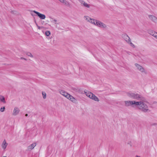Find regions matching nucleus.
Here are the masks:
<instances>
[{"instance_id": "7c9ffc66", "label": "nucleus", "mask_w": 157, "mask_h": 157, "mask_svg": "<svg viewBox=\"0 0 157 157\" xmlns=\"http://www.w3.org/2000/svg\"><path fill=\"white\" fill-rule=\"evenodd\" d=\"M136 157H140V156L137 155L136 156Z\"/></svg>"}, {"instance_id": "ddd939ff", "label": "nucleus", "mask_w": 157, "mask_h": 157, "mask_svg": "<svg viewBox=\"0 0 157 157\" xmlns=\"http://www.w3.org/2000/svg\"><path fill=\"white\" fill-rule=\"evenodd\" d=\"M79 1L81 5L85 7H88V4L87 3H86L84 1L82 0H79Z\"/></svg>"}, {"instance_id": "0eeeda50", "label": "nucleus", "mask_w": 157, "mask_h": 157, "mask_svg": "<svg viewBox=\"0 0 157 157\" xmlns=\"http://www.w3.org/2000/svg\"><path fill=\"white\" fill-rule=\"evenodd\" d=\"M65 97L73 102H75L76 101V100L72 96L68 93L67 95H66Z\"/></svg>"}, {"instance_id": "bb28decb", "label": "nucleus", "mask_w": 157, "mask_h": 157, "mask_svg": "<svg viewBox=\"0 0 157 157\" xmlns=\"http://www.w3.org/2000/svg\"><path fill=\"white\" fill-rule=\"evenodd\" d=\"M88 16H85L84 17L85 19L86 20H87L88 19Z\"/></svg>"}, {"instance_id": "1a4fd4ad", "label": "nucleus", "mask_w": 157, "mask_h": 157, "mask_svg": "<svg viewBox=\"0 0 157 157\" xmlns=\"http://www.w3.org/2000/svg\"><path fill=\"white\" fill-rule=\"evenodd\" d=\"M148 17L153 22L157 23V18L156 17L152 15H149Z\"/></svg>"}, {"instance_id": "5701e85b", "label": "nucleus", "mask_w": 157, "mask_h": 157, "mask_svg": "<svg viewBox=\"0 0 157 157\" xmlns=\"http://www.w3.org/2000/svg\"><path fill=\"white\" fill-rule=\"evenodd\" d=\"M45 35L47 36H48L50 34V32L49 31H47L45 32Z\"/></svg>"}, {"instance_id": "a878e982", "label": "nucleus", "mask_w": 157, "mask_h": 157, "mask_svg": "<svg viewBox=\"0 0 157 157\" xmlns=\"http://www.w3.org/2000/svg\"><path fill=\"white\" fill-rule=\"evenodd\" d=\"M37 27H38V29H42V28H43V27H40V26H38V25H37Z\"/></svg>"}, {"instance_id": "9d476101", "label": "nucleus", "mask_w": 157, "mask_h": 157, "mask_svg": "<svg viewBox=\"0 0 157 157\" xmlns=\"http://www.w3.org/2000/svg\"><path fill=\"white\" fill-rule=\"evenodd\" d=\"M8 145V143H7L6 140H4L3 141V142L2 144V149L3 150H5L6 149V147H7Z\"/></svg>"}, {"instance_id": "20e7f679", "label": "nucleus", "mask_w": 157, "mask_h": 157, "mask_svg": "<svg viewBox=\"0 0 157 157\" xmlns=\"http://www.w3.org/2000/svg\"><path fill=\"white\" fill-rule=\"evenodd\" d=\"M96 22H95L96 25L101 28L105 29L107 27L106 25L103 23V22L100 21H96Z\"/></svg>"}, {"instance_id": "423d86ee", "label": "nucleus", "mask_w": 157, "mask_h": 157, "mask_svg": "<svg viewBox=\"0 0 157 157\" xmlns=\"http://www.w3.org/2000/svg\"><path fill=\"white\" fill-rule=\"evenodd\" d=\"M33 12L36 13L40 19H44L45 18L46 16L45 15L41 14L35 10L33 11Z\"/></svg>"}, {"instance_id": "9b49d317", "label": "nucleus", "mask_w": 157, "mask_h": 157, "mask_svg": "<svg viewBox=\"0 0 157 157\" xmlns=\"http://www.w3.org/2000/svg\"><path fill=\"white\" fill-rule=\"evenodd\" d=\"M61 2L63 3L66 6L70 7L71 5L69 2L67 1L66 0H59Z\"/></svg>"}, {"instance_id": "b1692460", "label": "nucleus", "mask_w": 157, "mask_h": 157, "mask_svg": "<svg viewBox=\"0 0 157 157\" xmlns=\"http://www.w3.org/2000/svg\"><path fill=\"white\" fill-rule=\"evenodd\" d=\"M5 107H2L0 109V111L1 112H3L5 111Z\"/></svg>"}, {"instance_id": "c756f323", "label": "nucleus", "mask_w": 157, "mask_h": 157, "mask_svg": "<svg viewBox=\"0 0 157 157\" xmlns=\"http://www.w3.org/2000/svg\"><path fill=\"white\" fill-rule=\"evenodd\" d=\"M28 116V114H25V116L26 117H27V116Z\"/></svg>"}, {"instance_id": "412c9836", "label": "nucleus", "mask_w": 157, "mask_h": 157, "mask_svg": "<svg viewBox=\"0 0 157 157\" xmlns=\"http://www.w3.org/2000/svg\"><path fill=\"white\" fill-rule=\"evenodd\" d=\"M26 54L28 56H30L31 57H33V56L32 55V54L30 52H27L26 53Z\"/></svg>"}, {"instance_id": "2eb2a0df", "label": "nucleus", "mask_w": 157, "mask_h": 157, "mask_svg": "<svg viewBox=\"0 0 157 157\" xmlns=\"http://www.w3.org/2000/svg\"><path fill=\"white\" fill-rule=\"evenodd\" d=\"M59 93L61 95L65 97L66 96V95H67V94H68L67 92L62 90H60Z\"/></svg>"}, {"instance_id": "c85d7f7f", "label": "nucleus", "mask_w": 157, "mask_h": 157, "mask_svg": "<svg viewBox=\"0 0 157 157\" xmlns=\"http://www.w3.org/2000/svg\"><path fill=\"white\" fill-rule=\"evenodd\" d=\"M21 59H24V60H27V59H25L24 58H23V57H21Z\"/></svg>"}, {"instance_id": "6e6552de", "label": "nucleus", "mask_w": 157, "mask_h": 157, "mask_svg": "<svg viewBox=\"0 0 157 157\" xmlns=\"http://www.w3.org/2000/svg\"><path fill=\"white\" fill-rule=\"evenodd\" d=\"M20 112V110L17 107H15L13 110L12 114L13 116H16L18 115Z\"/></svg>"}, {"instance_id": "f3484780", "label": "nucleus", "mask_w": 157, "mask_h": 157, "mask_svg": "<svg viewBox=\"0 0 157 157\" xmlns=\"http://www.w3.org/2000/svg\"><path fill=\"white\" fill-rule=\"evenodd\" d=\"M90 21L89 20V22H90L91 23L95 25H96V23L95 22H96L97 20H95L94 19H92L91 18H90Z\"/></svg>"}, {"instance_id": "39448f33", "label": "nucleus", "mask_w": 157, "mask_h": 157, "mask_svg": "<svg viewBox=\"0 0 157 157\" xmlns=\"http://www.w3.org/2000/svg\"><path fill=\"white\" fill-rule=\"evenodd\" d=\"M123 38L127 43L130 42L131 39L129 36L126 34H124L122 35Z\"/></svg>"}, {"instance_id": "393cba45", "label": "nucleus", "mask_w": 157, "mask_h": 157, "mask_svg": "<svg viewBox=\"0 0 157 157\" xmlns=\"http://www.w3.org/2000/svg\"><path fill=\"white\" fill-rule=\"evenodd\" d=\"M128 43V44H130V45L132 47H133V48L135 47V45H134L133 43H132L131 42V41H130V42Z\"/></svg>"}, {"instance_id": "aec40b11", "label": "nucleus", "mask_w": 157, "mask_h": 157, "mask_svg": "<svg viewBox=\"0 0 157 157\" xmlns=\"http://www.w3.org/2000/svg\"><path fill=\"white\" fill-rule=\"evenodd\" d=\"M42 94L43 97V98L44 99H45L46 98V95L45 92H42Z\"/></svg>"}, {"instance_id": "f03ea898", "label": "nucleus", "mask_w": 157, "mask_h": 157, "mask_svg": "<svg viewBox=\"0 0 157 157\" xmlns=\"http://www.w3.org/2000/svg\"><path fill=\"white\" fill-rule=\"evenodd\" d=\"M136 101H125V105L126 106H132V107H136Z\"/></svg>"}, {"instance_id": "f257e3e1", "label": "nucleus", "mask_w": 157, "mask_h": 157, "mask_svg": "<svg viewBox=\"0 0 157 157\" xmlns=\"http://www.w3.org/2000/svg\"><path fill=\"white\" fill-rule=\"evenodd\" d=\"M127 94L130 97L140 101L136 102V107H137L141 111L144 113L150 112L148 106L144 101V98L138 94L131 92L128 93Z\"/></svg>"}, {"instance_id": "2f4dec72", "label": "nucleus", "mask_w": 157, "mask_h": 157, "mask_svg": "<svg viewBox=\"0 0 157 157\" xmlns=\"http://www.w3.org/2000/svg\"><path fill=\"white\" fill-rule=\"evenodd\" d=\"M2 157H7L6 156H3Z\"/></svg>"}, {"instance_id": "cd10ccee", "label": "nucleus", "mask_w": 157, "mask_h": 157, "mask_svg": "<svg viewBox=\"0 0 157 157\" xmlns=\"http://www.w3.org/2000/svg\"><path fill=\"white\" fill-rule=\"evenodd\" d=\"M84 93L86 94V95L88 97V94L85 91H84Z\"/></svg>"}, {"instance_id": "7ed1b4c3", "label": "nucleus", "mask_w": 157, "mask_h": 157, "mask_svg": "<svg viewBox=\"0 0 157 157\" xmlns=\"http://www.w3.org/2000/svg\"><path fill=\"white\" fill-rule=\"evenodd\" d=\"M135 65L137 69L140 71L141 72L145 74H147V72L145 70L142 66L137 63H135Z\"/></svg>"}, {"instance_id": "dca6fc26", "label": "nucleus", "mask_w": 157, "mask_h": 157, "mask_svg": "<svg viewBox=\"0 0 157 157\" xmlns=\"http://www.w3.org/2000/svg\"><path fill=\"white\" fill-rule=\"evenodd\" d=\"M0 102H2L3 103H6L5 98L2 95L0 96Z\"/></svg>"}, {"instance_id": "6ab92c4d", "label": "nucleus", "mask_w": 157, "mask_h": 157, "mask_svg": "<svg viewBox=\"0 0 157 157\" xmlns=\"http://www.w3.org/2000/svg\"><path fill=\"white\" fill-rule=\"evenodd\" d=\"M50 21L53 24H57V20H56L55 19H54L53 18H50Z\"/></svg>"}, {"instance_id": "4468645a", "label": "nucleus", "mask_w": 157, "mask_h": 157, "mask_svg": "<svg viewBox=\"0 0 157 157\" xmlns=\"http://www.w3.org/2000/svg\"><path fill=\"white\" fill-rule=\"evenodd\" d=\"M36 145V143H33L28 147V149L29 150H32L34 148Z\"/></svg>"}, {"instance_id": "4be33fe9", "label": "nucleus", "mask_w": 157, "mask_h": 157, "mask_svg": "<svg viewBox=\"0 0 157 157\" xmlns=\"http://www.w3.org/2000/svg\"><path fill=\"white\" fill-rule=\"evenodd\" d=\"M94 98H93V100L97 101H99V99L96 96H94Z\"/></svg>"}, {"instance_id": "f8f14e48", "label": "nucleus", "mask_w": 157, "mask_h": 157, "mask_svg": "<svg viewBox=\"0 0 157 157\" xmlns=\"http://www.w3.org/2000/svg\"><path fill=\"white\" fill-rule=\"evenodd\" d=\"M149 33L157 39V33L154 31H149Z\"/></svg>"}, {"instance_id": "a211bd4d", "label": "nucleus", "mask_w": 157, "mask_h": 157, "mask_svg": "<svg viewBox=\"0 0 157 157\" xmlns=\"http://www.w3.org/2000/svg\"><path fill=\"white\" fill-rule=\"evenodd\" d=\"M96 96L94 94H93L91 92H89V98L92 99V100L93 99V98H94V96Z\"/></svg>"}]
</instances>
